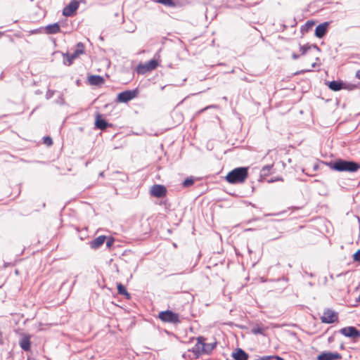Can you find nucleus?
<instances>
[{"instance_id":"obj_1","label":"nucleus","mask_w":360,"mask_h":360,"mask_svg":"<svg viewBox=\"0 0 360 360\" xmlns=\"http://www.w3.org/2000/svg\"><path fill=\"white\" fill-rule=\"evenodd\" d=\"M299 51L300 54L295 53H293L292 54V59L297 60L300 56H303L305 63L309 64V67L300 71L295 72V73H293V75H297L302 73H304L306 72L311 71V69L315 67L316 61L318 60V58L316 56L315 54H314L311 49V46H309L308 44L300 46Z\"/></svg>"},{"instance_id":"obj_2","label":"nucleus","mask_w":360,"mask_h":360,"mask_svg":"<svg viewBox=\"0 0 360 360\" xmlns=\"http://www.w3.org/2000/svg\"><path fill=\"white\" fill-rule=\"evenodd\" d=\"M196 340L197 342L195 346L191 349L188 350V352L193 353V359H198L203 354H211L217 345V342L206 343V338L202 336L198 337Z\"/></svg>"},{"instance_id":"obj_3","label":"nucleus","mask_w":360,"mask_h":360,"mask_svg":"<svg viewBox=\"0 0 360 360\" xmlns=\"http://www.w3.org/2000/svg\"><path fill=\"white\" fill-rule=\"evenodd\" d=\"M248 167H237L230 171L225 176L226 181L231 184H243L248 177Z\"/></svg>"},{"instance_id":"obj_4","label":"nucleus","mask_w":360,"mask_h":360,"mask_svg":"<svg viewBox=\"0 0 360 360\" xmlns=\"http://www.w3.org/2000/svg\"><path fill=\"white\" fill-rule=\"evenodd\" d=\"M329 165L332 169L338 172H354L360 168L358 163L343 160H338L333 163H330Z\"/></svg>"},{"instance_id":"obj_5","label":"nucleus","mask_w":360,"mask_h":360,"mask_svg":"<svg viewBox=\"0 0 360 360\" xmlns=\"http://www.w3.org/2000/svg\"><path fill=\"white\" fill-rule=\"evenodd\" d=\"M84 44L82 42L77 43L75 47V50L72 53H68L63 55L64 58H66L65 64L67 65H70L76 58H79L81 55L84 54Z\"/></svg>"},{"instance_id":"obj_6","label":"nucleus","mask_w":360,"mask_h":360,"mask_svg":"<svg viewBox=\"0 0 360 360\" xmlns=\"http://www.w3.org/2000/svg\"><path fill=\"white\" fill-rule=\"evenodd\" d=\"M158 65V60L156 59H152L148 63H139L136 68V71L139 75H144L155 70Z\"/></svg>"},{"instance_id":"obj_7","label":"nucleus","mask_w":360,"mask_h":360,"mask_svg":"<svg viewBox=\"0 0 360 360\" xmlns=\"http://www.w3.org/2000/svg\"><path fill=\"white\" fill-rule=\"evenodd\" d=\"M158 318L165 323H179V316L177 313H174L170 310L160 311Z\"/></svg>"},{"instance_id":"obj_8","label":"nucleus","mask_w":360,"mask_h":360,"mask_svg":"<svg viewBox=\"0 0 360 360\" xmlns=\"http://www.w3.org/2000/svg\"><path fill=\"white\" fill-rule=\"evenodd\" d=\"M138 96V90H127L120 93L117 96V101L120 103H127Z\"/></svg>"},{"instance_id":"obj_9","label":"nucleus","mask_w":360,"mask_h":360,"mask_svg":"<svg viewBox=\"0 0 360 360\" xmlns=\"http://www.w3.org/2000/svg\"><path fill=\"white\" fill-rule=\"evenodd\" d=\"M338 319V314L330 309L324 310L323 315L321 316V321L324 323H333L336 322Z\"/></svg>"},{"instance_id":"obj_10","label":"nucleus","mask_w":360,"mask_h":360,"mask_svg":"<svg viewBox=\"0 0 360 360\" xmlns=\"http://www.w3.org/2000/svg\"><path fill=\"white\" fill-rule=\"evenodd\" d=\"M167 193L166 187L160 184L153 185L150 190V195L155 198H163L166 196Z\"/></svg>"},{"instance_id":"obj_11","label":"nucleus","mask_w":360,"mask_h":360,"mask_svg":"<svg viewBox=\"0 0 360 360\" xmlns=\"http://www.w3.org/2000/svg\"><path fill=\"white\" fill-rule=\"evenodd\" d=\"M79 7V2L77 1H71L63 10V15L69 17L74 15Z\"/></svg>"},{"instance_id":"obj_12","label":"nucleus","mask_w":360,"mask_h":360,"mask_svg":"<svg viewBox=\"0 0 360 360\" xmlns=\"http://www.w3.org/2000/svg\"><path fill=\"white\" fill-rule=\"evenodd\" d=\"M340 333L349 338H356L360 337V331L353 326L343 328L340 330Z\"/></svg>"},{"instance_id":"obj_13","label":"nucleus","mask_w":360,"mask_h":360,"mask_svg":"<svg viewBox=\"0 0 360 360\" xmlns=\"http://www.w3.org/2000/svg\"><path fill=\"white\" fill-rule=\"evenodd\" d=\"M342 355L338 352H323L317 357V360H340Z\"/></svg>"},{"instance_id":"obj_14","label":"nucleus","mask_w":360,"mask_h":360,"mask_svg":"<svg viewBox=\"0 0 360 360\" xmlns=\"http://www.w3.org/2000/svg\"><path fill=\"white\" fill-rule=\"evenodd\" d=\"M329 23L326 22L319 25L315 30V35L318 38H322L326 33Z\"/></svg>"},{"instance_id":"obj_15","label":"nucleus","mask_w":360,"mask_h":360,"mask_svg":"<svg viewBox=\"0 0 360 360\" xmlns=\"http://www.w3.org/2000/svg\"><path fill=\"white\" fill-rule=\"evenodd\" d=\"M95 125L96 128L103 130L108 127V124L103 119L100 113H97L96 115Z\"/></svg>"},{"instance_id":"obj_16","label":"nucleus","mask_w":360,"mask_h":360,"mask_svg":"<svg viewBox=\"0 0 360 360\" xmlns=\"http://www.w3.org/2000/svg\"><path fill=\"white\" fill-rule=\"evenodd\" d=\"M20 346L25 351H29L31 348L30 336L25 335L20 340Z\"/></svg>"},{"instance_id":"obj_17","label":"nucleus","mask_w":360,"mask_h":360,"mask_svg":"<svg viewBox=\"0 0 360 360\" xmlns=\"http://www.w3.org/2000/svg\"><path fill=\"white\" fill-rule=\"evenodd\" d=\"M105 240L106 237L105 236H99L90 242V247L94 250L98 249L105 243Z\"/></svg>"},{"instance_id":"obj_18","label":"nucleus","mask_w":360,"mask_h":360,"mask_svg":"<svg viewBox=\"0 0 360 360\" xmlns=\"http://www.w3.org/2000/svg\"><path fill=\"white\" fill-rule=\"evenodd\" d=\"M46 33L49 34H57L60 32V27L58 23L56 22L49 25L45 27Z\"/></svg>"},{"instance_id":"obj_19","label":"nucleus","mask_w":360,"mask_h":360,"mask_svg":"<svg viewBox=\"0 0 360 360\" xmlns=\"http://www.w3.org/2000/svg\"><path fill=\"white\" fill-rule=\"evenodd\" d=\"M233 357L236 360H248V354L242 349H238L233 353Z\"/></svg>"},{"instance_id":"obj_20","label":"nucleus","mask_w":360,"mask_h":360,"mask_svg":"<svg viewBox=\"0 0 360 360\" xmlns=\"http://www.w3.org/2000/svg\"><path fill=\"white\" fill-rule=\"evenodd\" d=\"M88 80L91 85H100L104 82L103 78L98 75H91L89 77Z\"/></svg>"},{"instance_id":"obj_21","label":"nucleus","mask_w":360,"mask_h":360,"mask_svg":"<svg viewBox=\"0 0 360 360\" xmlns=\"http://www.w3.org/2000/svg\"><path fill=\"white\" fill-rule=\"evenodd\" d=\"M329 88L333 91H339L342 89L343 84L338 81H332L328 84Z\"/></svg>"},{"instance_id":"obj_22","label":"nucleus","mask_w":360,"mask_h":360,"mask_svg":"<svg viewBox=\"0 0 360 360\" xmlns=\"http://www.w3.org/2000/svg\"><path fill=\"white\" fill-rule=\"evenodd\" d=\"M117 288L118 294L124 295L127 299L130 298L129 293L127 292L126 288L122 283H117Z\"/></svg>"},{"instance_id":"obj_23","label":"nucleus","mask_w":360,"mask_h":360,"mask_svg":"<svg viewBox=\"0 0 360 360\" xmlns=\"http://www.w3.org/2000/svg\"><path fill=\"white\" fill-rule=\"evenodd\" d=\"M266 329H267V328H264L259 325H256L252 328L251 332H252V333H253L255 335H259V334L264 335V332Z\"/></svg>"},{"instance_id":"obj_24","label":"nucleus","mask_w":360,"mask_h":360,"mask_svg":"<svg viewBox=\"0 0 360 360\" xmlns=\"http://www.w3.org/2000/svg\"><path fill=\"white\" fill-rule=\"evenodd\" d=\"M274 167V164L265 165L262 167L261 172L262 176H268L271 174V170Z\"/></svg>"},{"instance_id":"obj_25","label":"nucleus","mask_w":360,"mask_h":360,"mask_svg":"<svg viewBox=\"0 0 360 360\" xmlns=\"http://www.w3.org/2000/svg\"><path fill=\"white\" fill-rule=\"evenodd\" d=\"M256 360H284V359L278 356H262Z\"/></svg>"},{"instance_id":"obj_26","label":"nucleus","mask_w":360,"mask_h":360,"mask_svg":"<svg viewBox=\"0 0 360 360\" xmlns=\"http://www.w3.org/2000/svg\"><path fill=\"white\" fill-rule=\"evenodd\" d=\"M157 1L167 6L174 7L175 6L173 0H157Z\"/></svg>"},{"instance_id":"obj_27","label":"nucleus","mask_w":360,"mask_h":360,"mask_svg":"<svg viewBox=\"0 0 360 360\" xmlns=\"http://www.w3.org/2000/svg\"><path fill=\"white\" fill-rule=\"evenodd\" d=\"M194 184V180L192 178H187L183 181L184 187H189Z\"/></svg>"},{"instance_id":"obj_28","label":"nucleus","mask_w":360,"mask_h":360,"mask_svg":"<svg viewBox=\"0 0 360 360\" xmlns=\"http://www.w3.org/2000/svg\"><path fill=\"white\" fill-rule=\"evenodd\" d=\"M43 142L45 145L48 146H51L53 144V140L50 136L44 137Z\"/></svg>"},{"instance_id":"obj_29","label":"nucleus","mask_w":360,"mask_h":360,"mask_svg":"<svg viewBox=\"0 0 360 360\" xmlns=\"http://www.w3.org/2000/svg\"><path fill=\"white\" fill-rule=\"evenodd\" d=\"M353 259L356 262H360V249L358 250L353 255Z\"/></svg>"},{"instance_id":"obj_30","label":"nucleus","mask_w":360,"mask_h":360,"mask_svg":"<svg viewBox=\"0 0 360 360\" xmlns=\"http://www.w3.org/2000/svg\"><path fill=\"white\" fill-rule=\"evenodd\" d=\"M114 243V239L112 238H109L106 241V246L108 248H110Z\"/></svg>"},{"instance_id":"obj_31","label":"nucleus","mask_w":360,"mask_h":360,"mask_svg":"<svg viewBox=\"0 0 360 360\" xmlns=\"http://www.w3.org/2000/svg\"><path fill=\"white\" fill-rule=\"evenodd\" d=\"M355 76L357 79L360 80V70L356 72Z\"/></svg>"},{"instance_id":"obj_32","label":"nucleus","mask_w":360,"mask_h":360,"mask_svg":"<svg viewBox=\"0 0 360 360\" xmlns=\"http://www.w3.org/2000/svg\"><path fill=\"white\" fill-rule=\"evenodd\" d=\"M356 300H357V301L360 302V295Z\"/></svg>"},{"instance_id":"obj_33","label":"nucleus","mask_w":360,"mask_h":360,"mask_svg":"<svg viewBox=\"0 0 360 360\" xmlns=\"http://www.w3.org/2000/svg\"><path fill=\"white\" fill-rule=\"evenodd\" d=\"M4 33L0 32V37L3 36Z\"/></svg>"},{"instance_id":"obj_34","label":"nucleus","mask_w":360,"mask_h":360,"mask_svg":"<svg viewBox=\"0 0 360 360\" xmlns=\"http://www.w3.org/2000/svg\"><path fill=\"white\" fill-rule=\"evenodd\" d=\"M2 337V333L0 331V338Z\"/></svg>"}]
</instances>
